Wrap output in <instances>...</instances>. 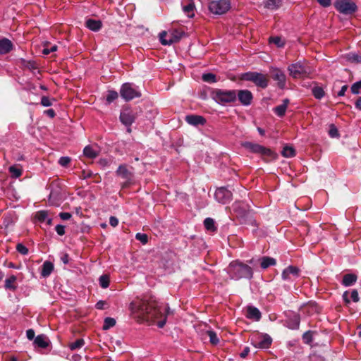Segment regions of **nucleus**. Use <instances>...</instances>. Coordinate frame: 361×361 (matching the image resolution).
<instances>
[{
  "instance_id": "1",
  "label": "nucleus",
  "mask_w": 361,
  "mask_h": 361,
  "mask_svg": "<svg viewBox=\"0 0 361 361\" xmlns=\"http://www.w3.org/2000/svg\"><path fill=\"white\" fill-rule=\"evenodd\" d=\"M131 316L137 321L152 320L159 328H163L168 315L172 314L168 305H159L155 302H147L137 299L129 305Z\"/></svg>"
},
{
  "instance_id": "2",
  "label": "nucleus",
  "mask_w": 361,
  "mask_h": 361,
  "mask_svg": "<svg viewBox=\"0 0 361 361\" xmlns=\"http://www.w3.org/2000/svg\"><path fill=\"white\" fill-rule=\"evenodd\" d=\"M227 272L231 278L235 280L242 278L252 279L253 276L252 268L238 261L231 262L227 268Z\"/></svg>"
},
{
  "instance_id": "3",
  "label": "nucleus",
  "mask_w": 361,
  "mask_h": 361,
  "mask_svg": "<svg viewBox=\"0 0 361 361\" xmlns=\"http://www.w3.org/2000/svg\"><path fill=\"white\" fill-rule=\"evenodd\" d=\"M211 95L212 99L221 105L233 102L237 98L235 90L215 89L212 92Z\"/></svg>"
},
{
  "instance_id": "4",
  "label": "nucleus",
  "mask_w": 361,
  "mask_h": 361,
  "mask_svg": "<svg viewBox=\"0 0 361 361\" xmlns=\"http://www.w3.org/2000/svg\"><path fill=\"white\" fill-rule=\"evenodd\" d=\"M240 78L243 80L251 81L255 83V85L262 88H265L268 85L267 76L260 73L252 71L246 72L241 74Z\"/></svg>"
},
{
  "instance_id": "5",
  "label": "nucleus",
  "mask_w": 361,
  "mask_h": 361,
  "mask_svg": "<svg viewBox=\"0 0 361 361\" xmlns=\"http://www.w3.org/2000/svg\"><path fill=\"white\" fill-rule=\"evenodd\" d=\"M208 8L214 15H223L230 10L231 2L229 0L211 1L209 3Z\"/></svg>"
},
{
  "instance_id": "6",
  "label": "nucleus",
  "mask_w": 361,
  "mask_h": 361,
  "mask_svg": "<svg viewBox=\"0 0 361 361\" xmlns=\"http://www.w3.org/2000/svg\"><path fill=\"white\" fill-rule=\"evenodd\" d=\"M120 94L121 97L126 102L141 96L140 91L135 88L132 83L129 82L122 85L120 89Z\"/></svg>"
},
{
  "instance_id": "7",
  "label": "nucleus",
  "mask_w": 361,
  "mask_h": 361,
  "mask_svg": "<svg viewBox=\"0 0 361 361\" xmlns=\"http://www.w3.org/2000/svg\"><path fill=\"white\" fill-rule=\"evenodd\" d=\"M183 35V32L177 30H174L169 32L163 31L159 34V39L162 44L169 45L178 42L181 39Z\"/></svg>"
},
{
  "instance_id": "8",
  "label": "nucleus",
  "mask_w": 361,
  "mask_h": 361,
  "mask_svg": "<svg viewBox=\"0 0 361 361\" xmlns=\"http://www.w3.org/2000/svg\"><path fill=\"white\" fill-rule=\"evenodd\" d=\"M334 6L337 11L345 15H350L357 10L356 4L351 0H337Z\"/></svg>"
},
{
  "instance_id": "9",
  "label": "nucleus",
  "mask_w": 361,
  "mask_h": 361,
  "mask_svg": "<svg viewBox=\"0 0 361 361\" xmlns=\"http://www.w3.org/2000/svg\"><path fill=\"white\" fill-rule=\"evenodd\" d=\"M272 342L271 338L267 334H255L251 338L252 345L261 349L268 348Z\"/></svg>"
},
{
  "instance_id": "10",
  "label": "nucleus",
  "mask_w": 361,
  "mask_h": 361,
  "mask_svg": "<svg viewBox=\"0 0 361 361\" xmlns=\"http://www.w3.org/2000/svg\"><path fill=\"white\" fill-rule=\"evenodd\" d=\"M215 199L223 204L228 203L232 199V193L225 187L218 188L214 193Z\"/></svg>"
},
{
  "instance_id": "11",
  "label": "nucleus",
  "mask_w": 361,
  "mask_h": 361,
  "mask_svg": "<svg viewBox=\"0 0 361 361\" xmlns=\"http://www.w3.org/2000/svg\"><path fill=\"white\" fill-rule=\"evenodd\" d=\"M136 118L135 114L130 109H123L120 114V121L127 127L130 126Z\"/></svg>"
},
{
  "instance_id": "12",
  "label": "nucleus",
  "mask_w": 361,
  "mask_h": 361,
  "mask_svg": "<svg viewBox=\"0 0 361 361\" xmlns=\"http://www.w3.org/2000/svg\"><path fill=\"white\" fill-rule=\"evenodd\" d=\"M300 270L296 267L289 266L285 269L281 274L284 281H293L299 276Z\"/></svg>"
},
{
  "instance_id": "13",
  "label": "nucleus",
  "mask_w": 361,
  "mask_h": 361,
  "mask_svg": "<svg viewBox=\"0 0 361 361\" xmlns=\"http://www.w3.org/2000/svg\"><path fill=\"white\" fill-rule=\"evenodd\" d=\"M244 146L249 149L251 152L254 153H258L264 155H271L272 154L271 151L269 149H267L262 145L258 144H254L252 142H246Z\"/></svg>"
},
{
  "instance_id": "14",
  "label": "nucleus",
  "mask_w": 361,
  "mask_h": 361,
  "mask_svg": "<svg viewBox=\"0 0 361 361\" xmlns=\"http://www.w3.org/2000/svg\"><path fill=\"white\" fill-rule=\"evenodd\" d=\"M237 97L240 102L244 106H248L251 104L253 99L252 94L247 90H239L236 92Z\"/></svg>"
},
{
  "instance_id": "15",
  "label": "nucleus",
  "mask_w": 361,
  "mask_h": 361,
  "mask_svg": "<svg viewBox=\"0 0 361 361\" xmlns=\"http://www.w3.org/2000/svg\"><path fill=\"white\" fill-rule=\"evenodd\" d=\"M246 317L254 321H259L261 319V312L255 307L247 306L246 309Z\"/></svg>"
},
{
  "instance_id": "16",
  "label": "nucleus",
  "mask_w": 361,
  "mask_h": 361,
  "mask_svg": "<svg viewBox=\"0 0 361 361\" xmlns=\"http://www.w3.org/2000/svg\"><path fill=\"white\" fill-rule=\"evenodd\" d=\"M188 123L192 126L204 125L206 120L204 117L197 115H188L185 117Z\"/></svg>"
},
{
  "instance_id": "17",
  "label": "nucleus",
  "mask_w": 361,
  "mask_h": 361,
  "mask_svg": "<svg viewBox=\"0 0 361 361\" xmlns=\"http://www.w3.org/2000/svg\"><path fill=\"white\" fill-rule=\"evenodd\" d=\"M13 49V43L7 38L0 40V54H6Z\"/></svg>"
},
{
  "instance_id": "18",
  "label": "nucleus",
  "mask_w": 361,
  "mask_h": 361,
  "mask_svg": "<svg viewBox=\"0 0 361 361\" xmlns=\"http://www.w3.org/2000/svg\"><path fill=\"white\" fill-rule=\"evenodd\" d=\"M116 174L122 178L129 180L132 177V173L128 169L126 165H120L116 170Z\"/></svg>"
},
{
  "instance_id": "19",
  "label": "nucleus",
  "mask_w": 361,
  "mask_h": 361,
  "mask_svg": "<svg viewBox=\"0 0 361 361\" xmlns=\"http://www.w3.org/2000/svg\"><path fill=\"white\" fill-rule=\"evenodd\" d=\"M183 11L189 18L195 16V4L192 1H188L183 5Z\"/></svg>"
},
{
  "instance_id": "20",
  "label": "nucleus",
  "mask_w": 361,
  "mask_h": 361,
  "mask_svg": "<svg viewBox=\"0 0 361 361\" xmlns=\"http://www.w3.org/2000/svg\"><path fill=\"white\" fill-rule=\"evenodd\" d=\"M83 154L90 159H94L98 156L99 151L97 147L88 145L84 148Z\"/></svg>"
},
{
  "instance_id": "21",
  "label": "nucleus",
  "mask_w": 361,
  "mask_h": 361,
  "mask_svg": "<svg viewBox=\"0 0 361 361\" xmlns=\"http://www.w3.org/2000/svg\"><path fill=\"white\" fill-rule=\"evenodd\" d=\"M259 261L260 262V267L263 269H266L270 266H274L276 263V259L274 258L269 257H263L262 258H259Z\"/></svg>"
},
{
  "instance_id": "22",
  "label": "nucleus",
  "mask_w": 361,
  "mask_h": 361,
  "mask_svg": "<svg viewBox=\"0 0 361 361\" xmlns=\"http://www.w3.org/2000/svg\"><path fill=\"white\" fill-rule=\"evenodd\" d=\"M85 24L88 29L94 32L99 30L102 27V22L100 20L88 19Z\"/></svg>"
},
{
  "instance_id": "23",
  "label": "nucleus",
  "mask_w": 361,
  "mask_h": 361,
  "mask_svg": "<svg viewBox=\"0 0 361 361\" xmlns=\"http://www.w3.org/2000/svg\"><path fill=\"white\" fill-rule=\"evenodd\" d=\"M288 103L289 100L288 99H285L283 101L282 104L279 105L274 109V113L280 117L283 116L286 113Z\"/></svg>"
},
{
  "instance_id": "24",
  "label": "nucleus",
  "mask_w": 361,
  "mask_h": 361,
  "mask_svg": "<svg viewBox=\"0 0 361 361\" xmlns=\"http://www.w3.org/2000/svg\"><path fill=\"white\" fill-rule=\"evenodd\" d=\"M53 269H54L53 264L49 261H46L44 262V264L42 265L41 275L43 277H47L51 274Z\"/></svg>"
},
{
  "instance_id": "25",
  "label": "nucleus",
  "mask_w": 361,
  "mask_h": 361,
  "mask_svg": "<svg viewBox=\"0 0 361 361\" xmlns=\"http://www.w3.org/2000/svg\"><path fill=\"white\" fill-rule=\"evenodd\" d=\"M35 344L42 348H45L49 345V339L44 335H38L34 341Z\"/></svg>"
},
{
  "instance_id": "26",
  "label": "nucleus",
  "mask_w": 361,
  "mask_h": 361,
  "mask_svg": "<svg viewBox=\"0 0 361 361\" xmlns=\"http://www.w3.org/2000/svg\"><path fill=\"white\" fill-rule=\"evenodd\" d=\"M287 326L290 329H297L300 325V317L295 314L291 318L288 319L286 322Z\"/></svg>"
},
{
  "instance_id": "27",
  "label": "nucleus",
  "mask_w": 361,
  "mask_h": 361,
  "mask_svg": "<svg viewBox=\"0 0 361 361\" xmlns=\"http://www.w3.org/2000/svg\"><path fill=\"white\" fill-rule=\"evenodd\" d=\"M17 278L14 275H11L8 279L5 280V288L11 290H16L17 288V286L16 285V281Z\"/></svg>"
},
{
  "instance_id": "28",
  "label": "nucleus",
  "mask_w": 361,
  "mask_h": 361,
  "mask_svg": "<svg viewBox=\"0 0 361 361\" xmlns=\"http://www.w3.org/2000/svg\"><path fill=\"white\" fill-rule=\"evenodd\" d=\"M357 281V276L353 274H345L343 276L342 283L345 286H350Z\"/></svg>"
},
{
  "instance_id": "29",
  "label": "nucleus",
  "mask_w": 361,
  "mask_h": 361,
  "mask_svg": "<svg viewBox=\"0 0 361 361\" xmlns=\"http://www.w3.org/2000/svg\"><path fill=\"white\" fill-rule=\"evenodd\" d=\"M282 0H266L264 7L270 10H276L281 6Z\"/></svg>"
},
{
  "instance_id": "30",
  "label": "nucleus",
  "mask_w": 361,
  "mask_h": 361,
  "mask_svg": "<svg viewBox=\"0 0 361 361\" xmlns=\"http://www.w3.org/2000/svg\"><path fill=\"white\" fill-rule=\"evenodd\" d=\"M290 75L295 78H303L307 77V73L305 69H288Z\"/></svg>"
},
{
  "instance_id": "31",
  "label": "nucleus",
  "mask_w": 361,
  "mask_h": 361,
  "mask_svg": "<svg viewBox=\"0 0 361 361\" xmlns=\"http://www.w3.org/2000/svg\"><path fill=\"white\" fill-rule=\"evenodd\" d=\"M274 78L277 80L280 87H283L285 84L286 76L285 74L280 70L277 69L276 73L274 74Z\"/></svg>"
},
{
  "instance_id": "32",
  "label": "nucleus",
  "mask_w": 361,
  "mask_h": 361,
  "mask_svg": "<svg viewBox=\"0 0 361 361\" xmlns=\"http://www.w3.org/2000/svg\"><path fill=\"white\" fill-rule=\"evenodd\" d=\"M204 226L205 228L209 231H215L216 227L215 226V221L212 218H206L204 221Z\"/></svg>"
},
{
  "instance_id": "33",
  "label": "nucleus",
  "mask_w": 361,
  "mask_h": 361,
  "mask_svg": "<svg viewBox=\"0 0 361 361\" xmlns=\"http://www.w3.org/2000/svg\"><path fill=\"white\" fill-rule=\"evenodd\" d=\"M84 345L85 341L82 338H80L73 343H69L68 347L71 350H75L77 349L81 348Z\"/></svg>"
},
{
  "instance_id": "34",
  "label": "nucleus",
  "mask_w": 361,
  "mask_h": 361,
  "mask_svg": "<svg viewBox=\"0 0 361 361\" xmlns=\"http://www.w3.org/2000/svg\"><path fill=\"white\" fill-rule=\"evenodd\" d=\"M281 153L284 157H293L295 156V149L293 147L290 146H285Z\"/></svg>"
},
{
  "instance_id": "35",
  "label": "nucleus",
  "mask_w": 361,
  "mask_h": 361,
  "mask_svg": "<svg viewBox=\"0 0 361 361\" xmlns=\"http://www.w3.org/2000/svg\"><path fill=\"white\" fill-rule=\"evenodd\" d=\"M346 59L350 62L359 63L361 62V56L355 53H350L347 54Z\"/></svg>"
},
{
  "instance_id": "36",
  "label": "nucleus",
  "mask_w": 361,
  "mask_h": 361,
  "mask_svg": "<svg viewBox=\"0 0 361 361\" xmlns=\"http://www.w3.org/2000/svg\"><path fill=\"white\" fill-rule=\"evenodd\" d=\"M118 97V94L117 92L114 90H109L108 91L107 95H106V102L108 104H111L114 101H115Z\"/></svg>"
},
{
  "instance_id": "37",
  "label": "nucleus",
  "mask_w": 361,
  "mask_h": 361,
  "mask_svg": "<svg viewBox=\"0 0 361 361\" xmlns=\"http://www.w3.org/2000/svg\"><path fill=\"white\" fill-rule=\"evenodd\" d=\"M116 324V320L114 318L111 317H106L104 319V325H103V329L107 330L113 326H114Z\"/></svg>"
},
{
  "instance_id": "38",
  "label": "nucleus",
  "mask_w": 361,
  "mask_h": 361,
  "mask_svg": "<svg viewBox=\"0 0 361 361\" xmlns=\"http://www.w3.org/2000/svg\"><path fill=\"white\" fill-rule=\"evenodd\" d=\"M312 94L316 99H320L324 96V91L322 87H315L312 89Z\"/></svg>"
},
{
  "instance_id": "39",
  "label": "nucleus",
  "mask_w": 361,
  "mask_h": 361,
  "mask_svg": "<svg viewBox=\"0 0 361 361\" xmlns=\"http://www.w3.org/2000/svg\"><path fill=\"white\" fill-rule=\"evenodd\" d=\"M99 281L102 288H106L109 285V277L108 275H102L99 279Z\"/></svg>"
},
{
  "instance_id": "40",
  "label": "nucleus",
  "mask_w": 361,
  "mask_h": 361,
  "mask_svg": "<svg viewBox=\"0 0 361 361\" xmlns=\"http://www.w3.org/2000/svg\"><path fill=\"white\" fill-rule=\"evenodd\" d=\"M202 78L206 82L213 83L216 82V75L211 73L203 74Z\"/></svg>"
},
{
  "instance_id": "41",
  "label": "nucleus",
  "mask_w": 361,
  "mask_h": 361,
  "mask_svg": "<svg viewBox=\"0 0 361 361\" xmlns=\"http://www.w3.org/2000/svg\"><path fill=\"white\" fill-rule=\"evenodd\" d=\"M207 334L209 337V341L212 344L216 345L219 343V338L217 337V335L214 331L209 330L207 331Z\"/></svg>"
},
{
  "instance_id": "42",
  "label": "nucleus",
  "mask_w": 361,
  "mask_h": 361,
  "mask_svg": "<svg viewBox=\"0 0 361 361\" xmlns=\"http://www.w3.org/2000/svg\"><path fill=\"white\" fill-rule=\"evenodd\" d=\"M9 171L13 178H18L22 175V170L14 166L9 167Z\"/></svg>"
},
{
  "instance_id": "43",
  "label": "nucleus",
  "mask_w": 361,
  "mask_h": 361,
  "mask_svg": "<svg viewBox=\"0 0 361 361\" xmlns=\"http://www.w3.org/2000/svg\"><path fill=\"white\" fill-rule=\"evenodd\" d=\"M36 218L41 222L45 221L48 218V212L44 210L39 211L36 214Z\"/></svg>"
},
{
  "instance_id": "44",
  "label": "nucleus",
  "mask_w": 361,
  "mask_h": 361,
  "mask_svg": "<svg viewBox=\"0 0 361 361\" xmlns=\"http://www.w3.org/2000/svg\"><path fill=\"white\" fill-rule=\"evenodd\" d=\"M329 135H330L331 137H339L338 130L334 124H331L329 126Z\"/></svg>"
},
{
  "instance_id": "45",
  "label": "nucleus",
  "mask_w": 361,
  "mask_h": 361,
  "mask_svg": "<svg viewBox=\"0 0 361 361\" xmlns=\"http://www.w3.org/2000/svg\"><path fill=\"white\" fill-rule=\"evenodd\" d=\"M135 238L142 244H146L148 240V236L145 233H137L135 235Z\"/></svg>"
},
{
  "instance_id": "46",
  "label": "nucleus",
  "mask_w": 361,
  "mask_h": 361,
  "mask_svg": "<svg viewBox=\"0 0 361 361\" xmlns=\"http://www.w3.org/2000/svg\"><path fill=\"white\" fill-rule=\"evenodd\" d=\"M16 250L18 252L23 255H25L28 253V249L23 244L19 243L16 246Z\"/></svg>"
},
{
  "instance_id": "47",
  "label": "nucleus",
  "mask_w": 361,
  "mask_h": 361,
  "mask_svg": "<svg viewBox=\"0 0 361 361\" xmlns=\"http://www.w3.org/2000/svg\"><path fill=\"white\" fill-rule=\"evenodd\" d=\"M270 42L274 43L278 47H282L284 45L283 41L279 37L271 38Z\"/></svg>"
},
{
  "instance_id": "48",
  "label": "nucleus",
  "mask_w": 361,
  "mask_h": 361,
  "mask_svg": "<svg viewBox=\"0 0 361 361\" xmlns=\"http://www.w3.org/2000/svg\"><path fill=\"white\" fill-rule=\"evenodd\" d=\"M71 162V158L68 157H62L59 159V163L62 166H67Z\"/></svg>"
},
{
  "instance_id": "49",
  "label": "nucleus",
  "mask_w": 361,
  "mask_h": 361,
  "mask_svg": "<svg viewBox=\"0 0 361 361\" xmlns=\"http://www.w3.org/2000/svg\"><path fill=\"white\" fill-rule=\"evenodd\" d=\"M361 88V80L354 83L351 87V92L357 94L359 93V90Z\"/></svg>"
},
{
  "instance_id": "50",
  "label": "nucleus",
  "mask_w": 361,
  "mask_h": 361,
  "mask_svg": "<svg viewBox=\"0 0 361 361\" xmlns=\"http://www.w3.org/2000/svg\"><path fill=\"white\" fill-rule=\"evenodd\" d=\"M41 104L44 106H50L52 104L50 99L47 97H42Z\"/></svg>"
},
{
  "instance_id": "51",
  "label": "nucleus",
  "mask_w": 361,
  "mask_h": 361,
  "mask_svg": "<svg viewBox=\"0 0 361 361\" xmlns=\"http://www.w3.org/2000/svg\"><path fill=\"white\" fill-rule=\"evenodd\" d=\"M55 230L59 235H63L65 234V226L62 225H57L55 228Z\"/></svg>"
},
{
  "instance_id": "52",
  "label": "nucleus",
  "mask_w": 361,
  "mask_h": 361,
  "mask_svg": "<svg viewBox=\"0 0 361 361\" xmlns=\"http://www.w3.org/2000/svg\"><path fill=\"white\" fill-rule=\"evenodd\" d=\"M351 298L353 302H357L359 301L360 298L357 290H353L351 292Z\"/></svg>"
},
{
  "instance_id": "53",
  "label": "nucleus",
  "mask_w": 361,
  "mask_h": 361,
  "mask_svg": "<svg viewBox=\"0 0 361 361\" xmlns=\"http://www.w3.org/2000/svg\"><path fill=\"white\" fill-rule=\"evenodd\" d=\"M302 338L305 343H310L312 341V336L310 331L305 332Z\"/></svg>"
},
{
  "instance_id": "54",
  "label": "nucleus",
  "mask_w": 361,
  "mask_h": 361,
  "mask_svg": "<svg viewBox=\"0 0 361 361\" xmlns=\"http://www.w3.org/2000/svg\"><path fill=\"white\" fill-rule=\"evenodd\" d=\"M109 224L111 226L116 227L118 224V220L115 216H111L109 219Z\"/></svg>"
},
{
  "instance_id": "55",
  "label": "nucleus",
  "mask_w": 361,
  "mask_h": 361,
  "mask_svg": "<svg viewBox=\"0 0 361 361\" xmlns=\"http://www.w3.org/2000/svg\"><path fill=\"white\" fill-rule=\"evenodd\" d=\"M59 216L63 220H68L71 217V214L68 212H61Z\"/></svg>"
},
{
  "instance_id": "56",
  "label": "nucleus",
  "mask_w": 361,
  "mask_h": 361,
  "mask_svg": "<svg viewBox=\"0 0 361 361\" xmlns=\"http://www.w3.org/2000/svg\"><path fill=\"white\" fill-rule=\"evenodd\" d=\"M106 306V302L104 300H99L97 302L95 307L98 310H104Z\"/></svg>"
},
{
  "instance_id": "57",
  "label": "nucleus",
  "mask_w": 361,
  "mask_h": 361,
  "mask_svg": "<svg viewBox=\"0 0 361 361\" xmlns=\"http://www.w3.org/2000/svg\"><path fill=\"white\" fill-rule=\"evenodd\" d=\"M35 331L34 330L32 329H28L26 331V336H27V338L29 339V340H32L34 338H35Z\"/></svg>"
},
{
  "instance_id": "58",
  "label": "nucleus",
  "mask_w": 361,
  "mask_h": 361,
  "mask_svg": "<svg viewBox=\"0 0 361 361\" xmlns=\"http://www.w3.org/2000/svg\"><path fill=\"white\" fill-rule=\"evenodd\" d=\"M317 1L319 3L321 6L323 7H328L331 5V0H317Z\"/></svg>"
},
{
  "instance_id": "59",
  "label": "nucleus",
  "mask_w": 361,
  "mask_h": 361,
  "mask_svg": "<svg viewBox=\"0 0 361 361\" xmlns=\"http://www.w3.org/2000/svg\"><path fill=\"white\" fill-rule=\"evenodd\" d=\"M61 262L63 264H68V262H69V256H68V254H63L61 255Z\"/></svg>"
},
{
  "instance_id": "60",
  "label": "nucleus",
  "mask_w": 361,
  "mask_h": 361,
  "mask_svg": "<svg viewBox=\"0 0 361 361\" xmlns=\"http://www.w3.org/2000/svg\"><path fill=\"white\" fill-rule=\"evenodd\" d=\"M347 89H348V86L347 85H343L341 87V90L338 92V96H339V97L344 96Z\"/></svg>"
},
{
  "instance_id": "61",
  "label": "nucleus",
  "mask_w": 361,
  "mask_h": 361,
  "mask_svg": "<svg viewBox=\"0 0 361 361\" xmlns=\"http://www.w3.org/2000/svg\"><path fill=\"white\" fill-rule=\"evenodd\" d=\"M249 352H250L249 348L246 347L243 350V351L240 353V357H243V358L245 357L248 355Z\"/></svg>"
},
{
  "instance_id": "62",
  "label": "nucleus",
  "mask_w": 361,
  "mask_h": 361,
  "mask_svg": "<svg viewBox=\"0 0 361 361\" xmlns=\"http://www.w3.org/2000/svg\"><path fill=\"white\" fill-rule=\"evenodd\" d=\"M45 113L51 118H54L55 116V112L53 109H48Z\"/></svg>"
},
{
  "instance_id": "63",
  "label": "nucleus",
  "mask_w": 361,
  "mask_h": 361,
  "mask_svg": "<svg viewBox=\"0 0 361 361\" xmlns=\"http://www.w3.org/2000/svg\"><path fill=\"white\" fill-rule=\"evenodd\" d=\"M42 53L44 55L49 54L50 53H51V51H50V47H44L42 50Z\"/></svg>"
},
{
  "instance_id": "64",
  "label": "nucleus",
  "mask_w": 361,
  "mask_h": 361,
  "mask_svg": "<svg viewBox=\"0 0 361 361\" xmlns=\"http://www.w3.org/2000/svg\"><path fill=\"white\" fill-rule=\"evenodd\" d=\"M355 106L359 110H361V97L357 99V100L355 102Z\"/></svg>"
}]
</instances>
